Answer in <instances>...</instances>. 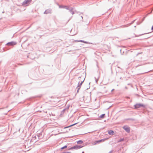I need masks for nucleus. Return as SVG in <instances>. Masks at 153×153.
Here are the masks:
<instances>
[{"label":"nucleus","instance_id":"f3484780","mask_svg":"<svg viewBox=\"0 0 153 153\" xmlns=\"http://www.w3.org/2000/svg\"><path fill=\"white\" fill-rule=\"evenodd\" d=\"M123 140H124V139H121L119 140L118 141V142H121L122 141H123Z\"/></svg>","mask_w":153,"mask_h":153},{"label":"nucleus","instance_id":"20e7f679","mask_svg":"<svg viewBox=\"0 0 153 153\" xmlns=\"http://www.w3.org/2000/svg\"><path fill=\"white\" fill-rule=\"evenodd\" d=\"M32 0H25L22 3V5L26 6V4L30 3Z\"/></svg>","mask_w":153,"mask_h":153},{"label":"nucleus","instance_id":"f257e3e1","mask_svg":"<svg viewBox=\"0 0 153 153\" xmlns=\"http://www.w3.org/2000/svg\"><path fill=\"white\" fill-rule=\"evenodd\" d=\"M79 78L82 79V81H81V82L80 81H79L78 82V86L76 88L77 89V92H78V91L80 89L82 83L84 82L85 79V78H84V77L82 76H81L79 77Z\"/></svg>","mask_w":153,"mask_h":153},{"label":"nucleus","instance_id":"c756f323","mask_svg":"<svg viewBox=\"0 0 153 153\" xmlns=\"http://www.w3.org/2000/svg\"><path fill=\"white\" fill-rule=\"evenodd\" d=\"M149 14V13H148L147 14V15H148Z\"/></svg>","mask_w":153,"mask_h":153},{"label":"nucleus","instance_id":"aec40b11","mask_svg":"<svg viewBox=\"0 0 153 153\" xmlns=\"http://www.w3.org/2000/svg\"><path fill=\"white\" fill-rule=\"evenodd\" d=\"M95 81H96V83H97V82H98V79H97L95 78Z\"/></svg>","mask_w":153,"mask_h":153},{"label":"nucleus","instance_id":"412c9836","mask_svg":"<svg viewBox=\"0 0 153 153\" xmlns=\"http://www.w3.org/2000/svg\"><path fill=\"white\" fill-rule=\"evenodd\" d=\"M113 152V150H112L111 151H110L108 152V153H111Z\"/></svg>","mask_w":153,"mask_h":153},{"label":"nucleus","instance_id":"2f4dec72","mask_svg":"<svg viewBox=\"0 0 153 153\" xmlns=\"http://www.w3.org/2000/svg\"><path fill=\"white\" fill-rule=\"evenodd\" d=\"M35 138H36V136H35Z\"/></svg>","mask_w":153,"mask_h":153},{"label":"nucleus","instance_id":"bb28decb","mask_svg":"<svg viewBox=\"0 0 153 153\" xmlns=\"http://www.w3.org/2000/svg\"><path fill=\"white\" fill-rule=\"evenodd\" d=\"M81 18H82V19H83V17H82V16H81Z\"/></svg>","mask_w":153,"mask_h":153},{"label":"nucleus","instance_id":"473e14b6","mask_svg":"<svg viewBox=\"0 0 153 153\" xmlns=\"http://www.w3.org/2000/svg\"><path fill=\"white\" fill-rule=\"evenodd\" d=\"M84 153V152H82V153Z\"/></svg>","mask_w":153,"mask_h":153},{"label":"nucleus","instance_id":"4be33fe9","mask_svg":"<svg viewBox=\"0 0 153 153\" xmlns=\"http://www.w3.org/2000/svg\"><path fill=\"white\" fill-rule=\"evenodd\" d=\"M78 79H79V81H80V82H81V81H82V79L79 78V77L78 78Z\"/></svg>","mask_w":153,"mask_h":153},{"label":"nucleus","instance_id":"4468645a","mask_svg":"<svg viewBox=\"0 0 153 153\" xmlns=\"http://www.w3.org/2000/svg\"><path fill=\"white\" fill-rule=\"evenodd\" d=\"M105 115V114H101L100 116V117L101 118H103L104 117V116Z\"/></svg>","mask_w":153,"mask_h":153},{"label":"nucleus","instance_id":"f704fd0d","mask_svg":"<svg viewBox=\"0 0 153 153\" xmlns=\"http://www.w3.org/2000/svg\"><path fill=\"white\" fill-rule=\"evenodd\" d=\"M152 11H151V13H152Z\"/></svg>","mask_w":153,"mask_h":153},{"label":"nucleus","instance_id":"cd10ccee","mask_svg":"<svg viewBox=\"0 0 153 153\" xmlns=\"http://www.w3.org/2000/svg\"><path fill=\"white\" fill-rule=\"evenodd\" d=\"M149 14V13H148L147 14V15H148Z\"/></svg>","mask_w":153,"mask_h":153},{"label":"nucleus","instance_id":"2eb2a0df","mask_svg":"<svg viewBox=\"0 0 153 153\" xmlns=\"http://www.w3.org/2000/svg\"><path fill=\"white\" fill-rule=\"evenodd\" d=\"M67 147V146L65 145V146H64L62 147L61 149H64L66 148Z\"/></svg>","mask_w":153,"mask_h":153},{"label":"nucleus","instance_id":"9b49d317","mask_svg":"<svg viewBox=\"0 0 153 153\" xmlns=\"http://www.w3.org/2000/svg\"><path fill=\"white\" fill-rule=\"evenodd\" d=\"M78 42H83V43H85L86 44H90V43H89L88 42H87L85 41L84 40H80L78 41Z\"/></svg>","mask_w":153,"mask_h":153},{"label":"nucleus","instance_id":"9d476101","mask_svg":"<svg viewBox=\"0 0 153 153\" xmlns=\"http://www.w3.org/2000/svg\"><path fill=\"white\" fill-rule=\"evenodd\" d=\"M78 149V145L75 146H74L73 147H71L70 149Z\"/></svg>","mask_w":153,"mask_h":153},{"label":"nucleus","instance_id":"72a5a7b5","mask_svg":"<svg viewBox=\"0 0 153 153\" xmlns=\"http://www.w3.org/2000/svg\"><path fill=\"white\" fill-rule=\"evenodd\" d=\"M152 11H151V13H152Z\"/></svg>","mask_w":153,"mask_h":153},{"label":"nucleus","instance_id":"f03ea898","mask_svg":"<svg viewBox=\"0 0 153 153\" xmlns=\"http://www.w3.org/2000/svg\"><path fill=\"white\" fill-rule=\"evenodd\" d=\"M134 106L135 109H137L140 108L141 107H144L145 105L142 104H137L134 105Z\"/></svg>","mask_w":153,"mask_h":153},{"label":"nucleus","instance_id":"f8f14e48","mask_svg":"<svg viewBox=\"0 0 153 153\" xmlns=\"http://www.w3.org/2000/svg\"><path fill=\"white\" fill-rule=\"evenodd\" d=\"M105 139H101V140H98V141H97V143H99L100 142H103L104 141H105Z\"/></svg>","mask_w":153,"mask_h":153},{"label":"nucleus","instance_id":"a878e982","mask_svg":"<svg viewBox=\"0 0 153 153\" xmlns=\"http://www.w3.org/2000/svg\"><path fill=\"white\" fill-rule=\"evenodd\" d=\"M114 89H112L111 91L112 92L113 91H114Z\"/></svg>","mask_w":153,"mask_h":153},{"label":"nucleus","instance_id":"6ab92c4d","mask_svg":"<svg viewBox=\"0 0 153 153\" xmlns=\"http://www.w3.org/2000/svg\"><path fill=\"white\" fill-rule=\"evenodd\" d=\"M37 137L39 138L40 136V134H39L37 135Z\"/></svg>","mask_w":153,"mask_h":153},{"label":"nucleus","instance_id":"7ed1b4c3","mask_svg":"<svg viewBox=\"0 0 153 153\" xmlns=\"http://www.w3.org/2000/svg\"><path fill=\"white\" fill-rule=\"evenodd\" d=\"M123 128L127 132L129 133L130 132V128L127 126H124L123 127Z\"/></svg>","mask_w":153,"mask_h":153},{"label":"nucleus","instance_id":"1a4fd4ad","mask_svg":"<svg viewBox=\"0 0 153 153\" xmlns=\"http://www.w3.org/2000/svg\"><path fill=\"white\" fill-rule=\"evenodd\" d=\"M59 7L61 8H64L67 9H69V7L65 6H59Z\"/></svg>","mask_w":153,"mask_h":153},{"label":"nucleus","instance_id":"6e6552de","mask_svg":"<svg viewBox=\"0 0 153 153\" xmlns=\"http://www.w3.org/2000/svg\"><path fill=\"white\" fill-rule=\"evenodd\" d=\"M108 134L110 135H113L114 133L113 130H110L108 131Z\"/></svg>","mask_w":153,"mask_h":153},{"label":"nucleus","instance_id":"0eeeda50","mask_svg":"<svg viewBox=\"0 0 153 153\" xmlns=\"http://www.w3.org/2000/svg\"><path fill=\"white\" fill-rule=\"evenodd\" d=\"M74 9V8L73 7H69V12H70L71 13V14L72 15H73L74 14V11H73Z\"/></svg>","mask_w":153,"mask_h":153},{"label":"nucleus","instance_id":"39448f33","mask_svg":"<svg viewBox=\"0 0 153 153\" xmlns=\"http://www.w3.org/2000/svg\"><path fill=\"white\" fill-rule=\"evenodd\" d=\"M16 43L15 42L12 41L7 43L6 45L9 46H13L15 45Z\"/></svg>","mask_w":153,"mask_h":153},{"label":"nucleus","instance_id":"7c9ffc66","mask_svg":"<svg viewBox=\"0 0 153 153\" xmlns=\"http://www.w3.org/2000/svg\"><path fill=\"white\" fill-rule=\"evenodd\" d=\"M149 14V13H148L147 14V15H148Z\"/></svg>","mask_w":153,"mask_h":153},{"label":"nucleus","instance_id":"dca6fc26","mask_svg":"<svg viewBox=\"0 0 153 153\" xmlns=\"http://www.w3.org/2000/svg\"><path fill=\"white\" fill-rule=\"evenodd\" d=\"M78 149H79L82 148V147H83V146H81V145L78 146Z\"/></svg>","mask_w":153,"mask_h":153},{"label":"nucleus","instance_id":"c9c22d12","mask_svg":"<svg viewBox=\"0 0 153 153\" xmlns=\"http://www.w3.org/2000/svg\"><path fill=\"white\" fill-rule=\"evenodd\" d=\"M152 11H151V13H152Z\"/></svg>","mask_w":153,"mask_h":153},{"label":"nucleus","instance_id":"b1692460","mask_svg":"<svg viewBox=\"0 0 153 153\" xmlns=\"http://www.w3.org/2000/svg\"><path fill=\"white\" fill-rule=\"evenodd\" d=\"M151 30L153 31V25L152 26V27Z\"/></svg>","mask_w":153,"mask_h":153},{"label":"nucleus","instance_id":"ddd939ff","mask_svg":"<svg viewBox=\"0 0 153 153\" xmlns=\"http://www.w3.org/2000/svg\"><path fill=\"white\" fill-rule=\"evenodd\" d=\"M83 141L82 140H79L77 142V143L78 144H81L83 143Z\"/></svg>","mask_w":153,"mask_h":153},{"label":"nucleus","instance_id":"393cba45","mask_svg":"<svg viewBox=\"0 0 153 153\" xmlns=\"http://www.w3.org/2000/svg\"><path fill=\"white\" fill-rule=\"evenodd\" d=\"M145 17H144V18H143V21H144V19H145Z\"/></svg>","mask_w":153,"mask_h":153},{"label":"nucleus","instance_id":"a211bd4d","mask_svg":"<svg viewBox=\"0 0 153 153\" xmlns=\"http://www.w3.org/2000/svg\"><path fill=\"white\" fill-rule=\"evenodd\" d=\"M75 124H73V125H71V126H68V127H65L64 128H69V127L70 126H73L75 125Z\"/></svg>","mask_w":153,"mask_h":153},{"label":"nucleus","instance_id":"423d86ee","mask_svg":"<svg viewBox=\"0 0 153 153\" xmlns=\"http://www.w3.org/2000/svg\"><path fill=\"white\" fill-rule=\"evenodd\" d=\"M52 10L51 9H47L46 10L44 13L45 14H48V13H51Z\"/></svg>","mask_w":153,"mask_h":153},{"label":"nucleus","instance_id":"5701e85b","mask_svg":"<svg viewBox=\"0 0 153 153\" xmlns=\"http://www.w3.org/2000/svg\"><path fill=\"white\" fill-rule=\"evenodd\" d=\"M134 21H135V20H134V21H133L131 23V24H132V23H133Z\"/></svg>","mask_w":153,"mask_h":153},{"label":"nucleus","instance_id":"c85d7f7f","mask_svg":"<svg viewBox=\"0 0 153 153\" xmlns=\"http://www.w3.org/2000/svg\"><path fill=\"white\" fill-rule=\"evenodd\" d=\"M149 14V13H148L147 14V15H148Z\"/></svg>","mask_w":153,"mask_h":153},{"label":"nucleus","instance_id":"e433bc0d","mask_svg":"<svg viewBox=\"0 0 153 153\" xmlns=\"http://www.w3.org/2000/svg\"><path fill=\"white\" fill-rule=\"evenodd\" d=\"M1 108H0V109H1Z\"/></svg>","mask_w":153,"mask_h":153}]
</instances>
